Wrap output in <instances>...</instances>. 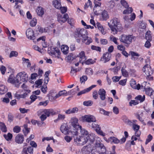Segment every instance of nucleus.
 <instances>
[{"label": "nucleus", "mask_w": 154, "mask_h": 154, "mask_svg": "<svg viewBox=\"0 0 154 154\" xmlns=\"http://www.w3.org/2000/svg\"><path fill=\"white\" fill-rule=\"evenodd\" d=\"M108 24L114 35L116 34L118 32L121 31L122 30V24L117 18H113L111 20L110 23H108Z\"/></svg>", "instance_id": "1"}, {"label": "nucleus", "mask_w": 154, "mask_h": 154, "mask_svg": "<svg viewBox=\"0 0 154 154\" xmlns=\"http://www.w3.org/2000/svg\"><path fill=\"white\" fill-rule=\"evenodd\" d=\"M71 135L74 139V142L77 145L82 146L85 144L87 142V137L84 136H78L77 130H75Z\"/></svg>", "instance_id": "2"}, {"label": "nucleus", "mask_w": 154, "mask_h": 154, "mask_svg": "<svg viewBox=\"0 0 154 154\" xmlns=\"http://www.w3.org/2000/svg\"><path fill=\"white\" fill-rule=\"evenodd\" d=\"M88 35V32L85 29H78L75 32L74 37L77 38L76 42L78 43L80 42L81 38H82L83 37Z\"/></svg>", "instance_id": "3"}, {"label": "nucleus", "mask_w": 154, "mask_h": 154, "mask_svg": "<svg viewBox=\"0 0 154 154\" xmlns=\"http://www.w3.org/2000/svg\"><path fill=\"white\" fill-rule=\"evenodd\" d=\"M133 39L134 37L133 35H127L122 34L119 38V40L121 42L128 45H130L132 42V40Z\"/></svg>", "instance_id": "4"}, {"label": "nucleus", "mask_w": 154, "mask_h": 154, "mask_svg": "<svg viewBox=\"0 0 154 154\" xmlns=\"http://www.w3.org/2000/svg\"><path fill=\"white\" fill-rule=\"evenodd\" d=\"M28 80V75L25 72L19 73L16 75V81L17 83L20 84L22 82H27Z\"/></svg>", "instance_id": "5"}, {"label": "nucleus", "mask_w": 154, "mask_h": 154, "mask_svg": "<svg viewBox=\"0 0 154 154\" xmlns=\"http://www.w3.org/2000/svg\"><path fill=\"white\" fill-rule=\"evenodd\" d=\"M96 151L99 154H106V148L104 145L100 142H96L95 144Z\"/></svg>", "instance_id": "6"}, {"label": "nucleus", "mask_w": 154, "mask_h": 154, "mask_svg": "<svg viewBox=\"0 0 154 154\" xmlns=\"http://www.w3.org/2000/svg\"><path fill=\"white\" fill-rule=\"evenodd\" d=\"M48 53L53 57L59 58L60 56V51L57 48L51 47L48 49Z\"/></svg>", "instance_id": "7"}, {"label": "nucleus", "mask_w": 154, "mask_h": 154, "mask_svg": "<svg viewBox=\"0 0 154 154\" xmlns=\"http://www.w3.org/2000/svg\"><path fill=\"white\" fill-rule=\"evenodd\" d=\"M61 131L65 134H68L72 135L73 134V132L75 130H69L68 126L65 123H63L62 125L60 128Z\"/></svg>", "instance_id": "8"}, {"label": "nucleus", "mask_w": 154, "mask_h": 154, "mask_svg": "<svg viewBox=\"0 0 154 154\" xmlns=\"http://www.w3.org/2000/svg\"><path fill=\"white\" fill-rule=\"evenodd\" d=\"M82 120L83 122H86L89 123L96 121L95 117L91 115H86L82 116Z\"/></svg>", "instance_id": "9"}, {"label": "nucleus", "mask_w": 154, "mask_h": 154, "mask_svg": "<svg viewBox=\"0 0 154 154\" xmlns=\"http://www.w3.org/2000/svg\"><path fill=\"white\" fill-rule=\"evenodd\" d=\"M143 70L147 76L151 75L153 73V71L151 69L150 66L148 64H146L144 66Z\"/></svg>", "instance_id": "10"}, {"label": "nucleus", "mask_w": 154, "mask_h": 154, "mask_svg": "<svg viewBox=\"0 0 154 154\" xmlns=\"http://www.w3.org/2000/svg\"><path fill=\"white\" fill-rule=\"evenodd\" d=\"M112 57V54L108 52H106L103 54L102 57L100 59V61L103 63H106L108 62L110 60Z\"/></svg>", "instance_id": "11"}, {"label": "nucleus", "mask_w": 154, "mask_h": 154, "mask_svg": "<svg viewBox=\"0 0 154 154\" xmlns=\"http://www.w3.org/2000/svg\"><path fill=\"white\" fill-rule=\"evenodd\" d=\"M8 81V82L14 84L16 87L17 88L19 87V84L17 83V81H16V77L15 78L13 74H11L10 75Z\"/></svg>", "instance_id": "12"}, {"label": "nucleus", "mask_w": 154, "mask_h": 154, "mask_svg": "<svg viewBox=\"0 0 154 154\" xmlns=\"http://www.w3.org/2000/svg\"><path fill=\"white\" fill-rule=\"evenodd\" d=\"M78 121V119L75 117L72 118L70 120V122L73 128H75L76 130H78L79 128L81 126L79 125Z\"/></svg>", "instance_id": "13"}, {"label": "nucleus", "mask_w": 154, "mask_h": 154, "mask_svg": "<svg viewBox=\"0 0 154 154\" xmlns=\"http://www.w3.org/2000/svg\"><path fill=\"white\" fill-rule=\"evenodd\" d=\"M26 35L27 38L31 40H34L35 39V37L34 34V32L30 28L28 29L26 32Z\"/></svg>", "instance_id": "14"}, {"label": "nucleus", "mask_w": 154, "mask_h": 154, "mask_svg": "<svg viewBox=\"0 0 154 154\" xmlns=\"http://www.w3.org/2000/svg\"><path fill=\"white\" fill-rule=\"evenodd\" d=\"M98 93L101 100L103 101L105 100L106 94V91L103 88L100 89L98 91Z\"/></svg>", "instance_id": "15"}, {"label": "nucleus", "mask_w": 154, "mask_h": 154, "mask_svg": "<svg viewBox=\"0 0 154 154\" xmlns=\"http://www.w3.org/2000/svg\"><path fill=\"white\" fill-rule=\"evenodd\" d=\"M69 18V16L67 14H64L63 17L61 15H58L57 17V20L60 23H63L65 22Z\"/></svg>", "instance_id": "16"}, {"label": "nucleus", "mask_w": 154, "mask_h": 154, "mask_svg": "<svg viewBox=\"0 0 154 154\" xmlns=\"http://www.w3.org/2000/svg\"><path fill=\"white\" fill-rule=\"evenodd\" d=\"M24 139L23 135L21 134H19L15 137V140L17 143L21 144L23 143Z\"/></svg>", "instance_id": "17"}, {"label": "nucleus", "mask_w": 154, "mask_h": 154, "mask_svg": "<svg viewBox=\"0 0 154 154\" xmlns=\"http://www.w3.org/2000/svg\"><path fill=\"white\" fill-rule=\"evenodd\" d=\"M56 92L54 90H51L48 94L49 99L50 101H52L53 100H55L58 97H57V94Z\"/></svg>", "instance_id": "18"}, {"label": "nucleus", "mask_w": 154, "mask_h": 154, "mask_svg": "<svg viewBox=\"0 0 154 154\" xmlns=\"http://www.w3.org/2000/svg\"><path fill=\"white\" fill-rule=\"evenodd\" d=\"M132 128L135 131V135L136 137H139L141 134V132L139 130L140 126L134 124L132 126Z\"/></svg>", "instance_id": "19"}, {"label": "nucleus", "mask_w": 154, "mask_h": 154, "mask_svg": "<svg viewBox=\"0 0 154 154\" xmlns=\"http://www.w3.org/2000/svg\"><path fill=\"white\" fill-rule=\"evenodd\" d=\"M43 112L48 117H49L50 115H54L55 114V112L52 109H44Z\"/></svg>", "instance_id": "20"}, {"label": "nucleus", "mask_w": 154, "mask_h": 154, "mask_svg": "<svg viewBox=\"0 0 154 154\" xmlns=\"http://www.w3.org/2000/svg\"><path fill=\"white\" fill-rule=\"evenodd\" d=\"M96 86V85H91L89 88H87L79 92L77 94V95L79 96L82 94H84L89 92L92 89L95 87Z\"/></svg>", "instance_id": "21"}, {"label": "nucleus", "mask_w": 154, "mask_h": 154, "mask_svg": "<svg viewBox=\"0 0 154 154\" xmlns=\"http://www.w3.org/2000/svg\"><path fill=\"white\" fill-rule=\"evenodd\" d=\"M88 35H86L83 37V38L82 39V41L83 43H85L86 45H89L92 42V39L90 37L87 36Z\"/></svg>", "instance_id": "22"}, {"label": "nucleus", "mask_w": 154, "mask_h": 154, "mask_svg": "<svg viewBox=\"0 0 154 154\" xmlns=\"http://www.w3.org/2000/svg\"><path fill=\"white\" fill-rule=\"evenodd\" d=\"M78 57L79 58V62H81L82 61L83 62L82 63L83 64L84 61L86 59V57L85 56V53L84 51H82L79 54Z\"/></svg>", "instance_id": "23"}, {"label": "nucleus", "mask_w": 154, "mask_h": 154, "mask_svg": "<svg viewBox=\"0 0 154 154\" xmlns=\"http://www.w3.org/2000/svg\"><path fill=\"white\" fill-rule=\"evenodd\" d=\"M101 17L103 20H106L109 18V14L107 11L104 10L101 12Z\"/></svg>", "instance_id": "24"}, {"label": "nucleus", "mask_w": 154, "mask_h": 154, "mask_svg": "<svg viewBox=\"0 0 154 154\" xmlns=\"http://www.w3.org/2000/svg\"><path fill=\"white\" fill-rule=\"evenodd\" d=\"M36 12L38 15L40 17H42L44 14L45 9L41 7H38L36 10Z\"/></svg>", "instance_id": "25"}, {"label": "nucleus", "mask_w": 154, "mask_h": 154, "mask_svg": "<svg viewBox=\"0 0 154 154\" xmlns=\"http://www.w3.org/2000/svg\"><path fill=\"white\" fill-rule=\"evenodd\" d=\"M146 94L152 97L151 96L153 95V90L150 87L148 88H144Z\"/></svg>", "instance_id": "26"}, {"label": "nucleus", "mask_w": 154, "mask_h": 154, "mask_svg": "<svg viewBox=\"0 0 154 154\" xmlns=\"http://www.w3.org/2000/svg\"><path fill=\"white\" fill-rule=\"evenodd\" d=\"M78 110V109L77 107H74L72 109H69L66 110L65 112V113L67 114H70L71 113H74L77 112Z\"/></svg>", "instance_id": "27"}, {"label": "nucleus", "mask_w": 154, "mask_h": 154, "mask_svg": "<svg viewBox=\"0 0 154 154\" xmlns=\"http://www.w3.org/2000/svg\"><path fill=\"white\" fill-rule=\"evenodd\" d=\"M52 4L57 9H59L61 7V2L57 0L53 1Z\"/></svg>", "instance_id": "28"}, {"label": "nucleus", "mask_w": 154, "mask_h": 154, "mask_svg": "<svg viewBox=\"0 0 154 154\" xmlns=\"http://www.w3.org/2000/svg\"><path fill=\"white\" fill-rule=\"evenodd\" d=\"M69 47L66 45H62L61 46V50L65 54H67L69 51Z\"/></svg>", "instance_id": "29"}, {"label": "nucleus", "mask_w": 154, "mask_h": 154, "mask_svg": "<svg viewBox=\"0 0 154 154\" xmlns=\"http://www.w3.org/2000/svg\"><path fill=\"white\" fill-rule=\"evenodd\" d=\"M130 54L131 56V59L133 60H136L138 59V57H135V56L138 57L140 56L138 54L134 51H131Z\"/></svg>", "instance_id": "30"}, {"label": "nucleus", "mask_w": 154, "mask_h": 154, "mask_svg": "<svg viewBox=\"0 0 154 154\" xmlns=\"http://www.w3.org/2000/svg\"><path fill=\"white\" fill-rule=\"evenodd\" d=\"M95 26L96 28L97 27L98 29L101 32L102 34L104 35L106 34L105 32L104 31V30L103 29L102 26L101 25L100 23L98 22L97 23Z\"/></svg>", "instance_id": "31"}, {"label": "nucleus", "mask_w": 154, "mask_h": 154, "mask_svg": "<svg viewBox=\"0 0 154 154\" xmlns=\"http://www.w3.org/2000/svg\"><path fill=\"white\" fill-rule=\"evenodd\" d=\"M92 123L91 124H89L90 127H91L92 128L95 129V130L96 129H98L100 127V125H98L96 122H92Z\"/></svg>", "instance_id": "32"}, {"label": "nucleus", "mask_w": 154, "mask_h": 154, "mask_svg": "<svg viewBox=\"0 0 154 154\" xmlns=\"http://www.w3.org/2000/svg\"><path fill=\"white\" fill-rule=\"evenodd\" d=\"M93 11L95 15H98L100 14L101 11L100 7H94Z\"/></svg>", "instance_id": "33"}, {"label": "nucleus", "mask_w": 154, "mask_h": 154, "mask_svg": "<svg viewBox=\"0 0 154 154\" xmlns=\"http://www.w3.org/2000/svg\"><path fill=\"white\" fill-rule=\"evenodd\" d=\"M79 129L80 130V132L82 135L87 136L88 135V131L85 129L82 128L81 126L79 128Z\"/></svg>", "instance_id": "34"}, {"label": "nucleus", "mask_w": 154, "mask_h": 154, "mask_svg": "<svg viewBox=\"0 0 154 154\" xmlns=\"http://www.w3.org/2000/svg\"><path fill=\"white\" fill-rule=\"evenodd\" d=\"M7 91V88L3 85H0V94H2L6 93Z\"/></svg>", "instance_id": "35"}, {"label": "nucleus", "mask_w": 154, "mask_h": 154, "mask_svg": "<svg viewBox=\"0 0 154 154\" xmlns=\"http://www.w3.org/2000/svg\"><path fill=\"white\" fill-rule=\"evenodd\" d=\"M0 129L4 132H6L7 131L6 126L3 122H0Z\"/></svg>", "instance_id": "36"}, {"label": "nucleus", "mask_w": 154, "mask_h": 154, "mask_svg": "<svg viewBox=\"0 0 154 154\" xmlns=\"http://www.w3.org/2000/svg\"><path fill=\"white\" fill-rule=\"evenodd\" d=\"M65 118V116L64 115L59 114L58 115L57 118V119L54 120L55 122H57L60 120H63Z\"/></svg>", "instance_id": "37"}, {"label": "nucleus", "mask_w": 154, "mask_h": 154, "mask_svg": "<svg viewBox=\"0 0 154 154\" xmlns=\"http://www.w3.org/2000/svg\"><path fill=\"white\" fill-rule=\"evenodd\" d=\"M145 38L146 40L152 41V37L151 34V32L150 31H148L146 32Z\"/></svg>", "instance_id": "38"}, {"label": "nucleus", "mask_w": 154, "mask_h": 154, "mask_svg": "<svg viewBox=\"0 0 154 154\" xmlns=\"http://www.w3.org/2000/svg\"><path fill=\"white\" fill-rule=\"evenodd\" d=\"M48 30L47 28H43L40 26H38L37 30L41 33L47 32Z\"/></svg>", "instance_id": "39"}, {"label": "nucleus", "mask_w": 154, "mask_h": 154, "mask_svg": "<svg viewBox=\"0 0 154 154\" xmlns=\"http://www.w3.org/2000/svg\"><path fill=\"white\" fill-rule=\"evenodd\" d=\"M110 139L111 142L114 143L118 144L120 143V140L115 137H111L110 138Z\"/></svg>", "instance_id": "40"}, {"label": "nucleus", "mask_w": 154, "mask_h": 154, "mask_svg": "<svg viewBox=\"0 0 154 154\" xmlns=\"http://www.w3.org/2000/svg\"><path fill=\"white\" fill-rule=\"evenodd\" d=\"M62 95L64 96H67V91L65 90H64L59 91L58 94H57L56 97L58 98L59 97Z\"/></svg>", "instance_id": "41"}, {"label": "nucleus", "mask_w": 154, "mask_h": 154, "mask_svg": "<svg viewBox=\"0 0 154 154\" xmlns=\"http://www.w3.org/2000/svg\"><path fill=\"white\" fill-rule=\"evenodd\" d=\"M125 67H123L121 69L122 75L125 77H127L128 75V72L125 69Z\"/></svg>", "instance_id": "42"}, {"label": "nucleus", "mask_w": 154, "mask_h": 154, "mask_svg": "<svg viewBox=\"0 0 154 154\" xmlns=\"http://www.w3.org/2000/svg\"><path fill=\"white\" fill-rule=\"evenodd\" d=\"M24 128L25 130V131L23 130V133L25 136H26L29 132V128H28V125L27 124H24L23 125Z\"/></svg>", "instance_id": "43"}, {"label": "nucleus", "mask_w": 154, "mask_h": 154, "mask_svg": "<svg viewBox=\"0 0 154 154\" xmlns=\"http://www.w3.org/2000/svg\"><path fill=\"white\" fill-rule=\"evenodd\" d=\"M3 136L6 140L8 141L12 139L13 135L12 134L8 133L7 135L4 134Z\"/></svg>", "instance_id": "44"}, {"label": "nucleus", "mask_w": 154, "mask_h": 154, "mask_svg": "<svg viewBox=\"0 0 154 154\" xmlns=\"http://www.w3.org/2000/svg\"><path fill=\"white\" fill-rule=\"evenodd\" d=\"M22 59L23 61V63L27 64V67H29L30 66L31 63L28 59H25V58L23 57Z\"/></svg>", "instance_id": "45"}, {"label": "nucleus", "mask_w": 154, "mask_h": 154, "mask_svg": "<svg viewBox=\"0 0 154 154\" xmlns=\"http://www.w3.org/2000/svg\"><path fill=\"white\" fill-rule=\"evenodd\" d=\"M135 99H137V100L140 101V102L143 101L145 99V96L144 95L142 96L140 95H139L135 97Z\"/></svg>", "instance_id": "46"}, {"label": "nucleus", "mask_w": 154, "mask_h": 154, "mask_svg": "<svg viewBox=\"0 0 154 154\" xmlns=\"http://www.w3.org/2000/svg\"><path fill=\"white\" fill-rule=\"evenodd\" d=\"M93 104V102L91 100H88L87 101H85L83 102V104L84 105L86 106H91Z\"/></svg>", "instance_id": "47"}, {"label": "nucleus", "mask_w": 154, "mask_h": 154, "mask_svg": "<svg viewBox=\"0 0 154 154\" xmlns=\"http://www.w3.org/2000/svg\"><path fill=\"white\" fill-rule=\"evenodd\" d=\"M96 131L99 134L102 136L103 137L105 135V134L103 133V131L101 130V128L100 127L98 129H96Z\"/></svg>", "instance_id": "48"}, {"label": "nucleus", "mask_w": 154, "mask_h": 154, "mask_svg": "<svg viewBox=\"0 0 154 154\" xmlns=\"http://www.w3.org/2000/svg\"><path fill=\"white\" fill-rule=\"evenodd\" d=\"M37 23V20L35 18H33V19L31 21L30 23V25L32 27L35 26Z\"/></svg>", "instance_id": "49"}, {"label": "nucleus", "mask_w": 154, "mask_h": 154, "mask_svg": "<svg viewBox=\"0 0 154 154\" xmlns=\"http://www.w3.org/2000/svg\"><path fill=\"white\" fill-rule=\"evenodd\" d=\"M18 55V53L17 52L15 51H11L9 55V57L11 58L13 57H16Z\"/></svg>", "instance_id": "50"}, {"label": "nucleus", "mask_w": 154, "mask_h": 154, "mask_svg": "<svg viewBox=\"0 0 154 154\" xmlns=\"http://www.w3.org/2000/svg\"><path fill=\"white\" fill-rule=\"evenodd\" d=\"M110 40L113 42L115 44L118 45V43L117 42V38L113 35H111L109 37Z\"/></svg>", "instance_id": "51"}, {"label": "nucleus", "mask_w": 154, "mask_h": 154, "mask_svg": "<svg viewBox=\"0 0 154 154\" xmlns=\"http://www.w3.org/2000/svg\"><path fill=\"white\" fill-rule=\"evenodd\" d=\"M85 72L86 74L89 75H92L93 73L92 69L91 68H86Z\"/></svg>", "instance_id": "52"}, {"label": "nucleus", "mask_w": 154, "mask_h": 154, "mask_svg": "<svg viewBox=\"0 0 154 154\" xmlns=\"http://www.w3.org/2000/svg\"><path fill=\"white\" fill-rule=\"evenodd\" d=\"M88 77L86 75H83L80 78V81L81 83H85V82L87 80Z\"/></svg>", "instance_id": "53"}, {"label": "nucleus", "mask_w": 154, "mask_h": 154, "mask_svg": "<svg viewBox=\"0 0 154 154\" xmlns=\"http://www.w3.org/2000/svg\"><path fill=\"white\" fill-rule=\"evenodd\" d=\"M130 84L132 88L134 89L135 88L136 82L135 80L133 79H131L130 81Z\"/></svg>", "instance_id": "54"}, {"label": "nucleus", "mask_w": 154, "mask_h": 154, "mask_svg": "<svg viewBox=\"0 0 154 154\" xmlns=\"http://www.w3.org/2000/svg\"><path fill=\"white\" fill-rule=\"evenodd\" d=\"M20 130L21 128L20 127L18 126H16L13 129L14 132L16 133H19L20 131Z\"/></svg>", "instance_id": "55"}, {"label": "nucleus", "mask_w": 154, "mask_h": 154, "mask_svg": "<svg viewBox=\"0 0 154 154\" xmlns=\"http://www.w3.org/2000/svg\"><path fill=\"white\" fill-rule=\"evenodd\" d=\"M79 71V69H75L73 67H72L70 73L72 75H73L75 73Z\"/></svg>", "instance_id": "56"}, {"label": "nucleus", "mask_w": 154, "mask_h": 154, "mask_svg": "<svg viewBox=\"0 0 154 154\" xmlns=\"http://www.w3.org/2000/svg\"><path fill=\"white\" fill-rule=\"evenodd\" d=\"M98 92L97 90H94L92 93V96L93 98L96 100L98 98Z\"/></svg>", "instance_id": "57"}, {"label": "nucleus", "mask_w": 154, "mask_h": 154, "mask_svg": "<svg viewBox=\"0 0 154 154\" xmlns=\"http://www.w3.org/2000/svg\"><path fill=\"white\" fill-rule=\"evenodd\" d=\"M37 97L35 96V95H32L30 97V99H31V102L29 103H27L29 104H30L31 103L34 102L37 98Z\"/></svg>", "instance_id": "58"}, {"label": "nucleus", "mask_w": 154, "mask_h": 154, "mask_svg": "<svg viewBox=\"0 0 154 154\" xmlns=\"http://www.w3.org/2000/svg\"><path fill=\"white\" fill-rule=\"evenodd\" d=\"M19 110L21 113L24 114L27 113L28 111H29V109H26L25 108H19Z\"/></svg>", "instance_id": "59"}, {"label": "nucleus", "mask_w": 154, "mask_h": 154, "mask_svg": "<svg viewBox=\"0 0 154 154\" xmlns=\"http://www.w3.org/2000/svg\"><path fill=\"white\" fill-rule=\"evenodd\" d=\"M94 62V61L92 59H90L85 62V63L87 65H90L93 64Z\"/></svg>", "instance_id": "60"}, {"label": "nucleus", "mask_w": 154, "mask_h": 154, "mask_svg": "<svg viewBox=\"0 0 154 154\" xmlns=\"http://www.w3.org/2000/svg\"><path fill=\"white\" fill-rule=\"evenodd\" d=\"M91 49L93 50H95L100 52L101 51V48L100 47L96 46L94 45L91 46Z\"/></svg>", "instance_id": "61"}, {"label": "nucleus", "mask_w": 154, "mask_h": 154, "mask_svg": "<svg viewBox=\"0 0 154 154\" xmlns=\"http://www.w3.org/2000/svg\"><path fill=\"white\" fill-rule=\"evenodd\" d=\"M121 3L123 6L125 8L128 7V5L127 2L124 0H121Z\"/></svg>", "instance_id": "62"}, {"label": "nucleus", "mask_w": 154, "mask_h": 154, "mask_svg": "<svg viewBox=\"0 0 154 154\" xmlns=\"http://www.w3.org/2000/svg\"><path fill=\"white\" fill-rule=\"evenodd\" d=\"M152 136L150 134L149 135L146 140L145 142L146 144H147L148 143H149L152 140Z\"/></svg>", "instance_id": "63"}, {"label": "nucleus", "mask_w": 154, "mask_h": 154, "mask_svg": "<svg viewBox=\"0 0 154 154\" xmlns=\"http://www.w3.org/2000/svg\"><path fill=\"white\" fill-rule=\"evenodd\" d=\"M41 90L44 93H45L47 92V86L45 85L41 87Z\"/></svg>", "instance_id": "64"}]
</instances>
